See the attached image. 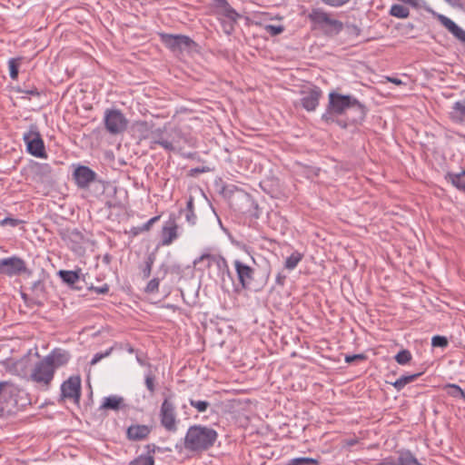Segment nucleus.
<instances>
[{"label": "nucleus", "mask_w": 465, "mask_h": 465, "mask_svg": "<svg viewBox=\"0 0 465 465\" xmlns=\"http://www.w3.org/2000/svg\"><path fill=\"white\" fill-rule=\"evenodd\" d=\"M328 104L322 120L326 124L336 123L342 128L350 124L361 123L367 114L366 106L353 95L331 92Z\"/></svg>", "instance_id": "obj_1"}, {"label": "nucleus", "mask_w": 465, "mask_h": 465, "mask_svg": "<svg viewBox=\"0 0 465 465\" xmlns=\"http://www.w3.org/2000/svg\"><path fill=\"white\" fill-rule=\"evenodd\" d=\"M31 403L28 393L10 381H0V418L16 414Z\"/></svg>", "instance_id": "obj_2"}, {"label": "nucleus", "mask_w": 465, "mask_h": 465, "mask_svg": "<svg viewBox=\"0 0 465 465\" xmlns=\"http://www.w3.org/2000/svg\"><path fill=\"white\" fill-rule=\"evenodd\" d=\"M217 437V431L211 427L193 425L185 433L183 447L192 452H202L213 447Z\"/></svg>", "instance_id": "obj_3"}, {"label": "nucleus", "mask_w": 465, "mask_h": 465, "mask_svg": "<svg viewBox=\"0 0 465 465\" xmlns=\"http://www.w3.org/2000/svg\"><path fill=\"white\" fill-rule=\"evenodd\" d=\"M150 148L159 145L167 152H180L185 144L192 146L191 141L182 133L181 130L173 128L170 130L157 128L150 133Z\"/></svg>", "instance_id": "obj_4"}, {"label": "nucleus", "mask_w": 465, "mask_h": 465, "mask_svg": "<svg viewBox=\"0 0 465 465\" xmlns=\"http://www.w3.org/2000/svg\"><path fill=\"white\" fill-rule=\"evenodd\" d=\"M55 356L56 349H54L50 354L44 358H41L38 354L29 381H32L39 388L47 389L54 378Z\"/></svg>", "instance_id": "obj_5"}, {"label": "nucleus", "mask_w": 465, "mask_h": 465, "mask_svg": "<svg viewBox=\"0 0 465 465\" xmlns=\"http://www.w3.org/2000/svg\"><path fill=\"white\" fill-rule=\"evenodd\" d=\"M38 351L36 348L30 349L19 359L8 358L1 361L5 371L12 375L18 376L29 381L30 375L37 360Z\"/></svg>", "instance_id": "obj_6"}, {"label": "nucleus", "mask_w": 465, "mask_h": 465, "mask_svg": "<svg viewBox=\"0 0 465 465\" xmlns=\"http://www.w3.org/2000/svg\"><path fill=\"white\" fill-rule=\"evenodd\" d=\"M159 419L161 426L168 432L175 433L178 430L179 420L177 419L176 407L170 394L163 401Z\"/></svg>", "instance_id": "obj_7"}, {"label": "nucleus", "mask_w": 465, "mask_h": 465, "mask_svg": "<svg viewBox=\"0 0 465 465\" xmlns=\"http://www.w3.org/2000/svg\"><path fill=\"white\" fill-rule=\"evenodd\" d=\"M162 44L173 53H182L196 47V43L184 35L159 34Z\"/></svg>", "instance_id": "obj_8"}, {"label": "nucleus", "mask_w": 465, "mask_h": 465, "mask_svg": "<svg viewBox=\"0 0 465 465\" xmlns=\"http://www.w3.org/2000/svg\"><path fill=\"white\" fill-rule=\"evenodd\" d=\"M233 267L236 272L238 283L236 285L239 287V292L241 290H252L255 287V270L243 262L241 260L233 261Z\"/></svg>", "instance_id": "obj_9"}, {"label": "nucleus", "mask_w": 465, "mask_h": 465, "mask_svg": "<svg viewBox=\"0 0 465 465\" xmlns=\"http://www.w3.org/2000/svg\"><path fill=\"white\" fill-rule=\"evenodd\" d=\"M104 123L106 131L114 135L124 133L128 125V120L119 109H107Z\"/></svg>", "instance_id": "obj_10"}, {"label": "nucleus", "mask_w": 465, "mask_h": 465, "mask_svg": "<svg viewBox=\"0 0 465 465\" xmlns=\"http://www.w3.org/2000/svg\"><path fill=\"white\" fill-rule=\"evenodd\" d=\"M26 262L20 257L14 255L0 260V274L8 277L20 276L23 274H31Z\"/></svg>", "instance_id": "obj_11"}, {"label": "nucleus", "mask_w": 465, "mask_h": 465, "mask_svg": "<svg viewBox=\"0 0 465 465\" xmlns=\"http://www.w3.org/2000/svg\"><path fill=\"white\" fill-rule=\"evenodd\" d=\"M61 396L64 399H70L74 403H79L81 397V379L80 376H71L60 385Z\"/></svg>", "instance_id": "obj_12"}, {"label": "nucleus", "mask_w": 465, "mask_h": 465, "mask_svg": "<svg viewBox=\"0 0 465 465\" xmlns=\"http://www.w3.org/2000/svg\"><path fill=\"white\" fill-rule=\"evenodd\" d=\"M60 279L71 290L82 291L84 289V278L81 268L73 271L60 270Z\"/></svg>", "instance_id": "obj_13"}, {"label": "nucleus", "mask_w": 465, "mask_h": 465, "mask_svg": "<svg viewBox=\"0 0 465 465\" xmlns=\"http://www.w3.org/2000/svg\"><path fill=\"white\" fill-rule=\"evenodd\" d=\"M24 141L30 154L42 157L45 155V145L40 134L34 131L24 134Z\"/></svg>", "instance_id": "obj_14"}, {"label": "nucleus", "mask_w": 465, "mask_h": 465, "mask_svg": "<svg viewBox=\"0 0 465 465\" xmlns=\"http://www.w3.org/2000/svg\"><path fill=\"white\" fill-rule=\"evenodd\" d=\"M322 91L318 86H313L302 92L301 104L308 112H313L319 105Z\"/></svg>", "instance_id": "obj_15"}, {"label": "nucleus", "mask_w": 465, "mask_h": 465, "mask_svg": "<svg viewBox=\"0 0 465 465\" xmlns=\"http://www.w3.org/2000/svg\"><path fill=\"white\" fill-rule=\"evenodd\" d=\"M153 430V426L144 424H132L126 429V439L130 441H142L146 440Z\"/></svg>", "instance_id": "obj_16"}, {"label": "nucleus", "mask_w": 465, "mask_h": 465, "mask_svg": "<svg viewBox=\"0 0 465 465\" xmlns=\"http://www.w3.org/2000/svg\"><path fill=\"white\" fill-rule=\"evenodd\" d=\"M96 178V173L87 166H78L74 172V179L81 188L87 187Z\"/></svg>", "instance_id": "obj_17"}, {"label": "nucleus", "mask_w": 465, "mask_h": 465, "mask_svg": "<svg viewBox=\"0 0 465 465\" xmlns=\"http://www.w3.org/2000/svg\"><path fill=\"white\" fill-rule=\"evenodd\" d=\"M436 17L455 38L465 44V30L444 15L437 14Z\"/></svg>", "instance_id": "obj_18"}, {"label": "nucleus", "mask_w": 465, "mask_h": 465, "mask_svg": "<svg viewBox=\"0 0 465 465\" xmlns=\"http://www.w3.org/2000/svg\"><path fill=\"white\" fill-rule=\"evenodd\" d=\"M179 226L174 221H170L163 226L161 243L163 246L171 245L179 237Z\"/></svg>", "instance_id": "obj_19"}, {"label": "nucleus", "mask_w": 465, "mask_h": 465, "mask_svg": "<svg viewBox=\"0 0 465 465\" xmlns=\"http://www.w3.org/2000/svg\"><path fill=\"white\" fill-rule=\"evenodd\" d=\"M222 254L205 250L198 258L193 261L194 265L203 264L204 268L212 270Z\"/></svg>", "instance_id": "obj_20"}, {"label": "nucleus", "mask_w": 465, "mask_h": 465, "mask_svg": "<svg viewBox=\"0 0 465 465\" xmlns=\"http://www.w3.org/2000/svg\"><path fill=\"white\" fill-rule=\"evenodd\" d=\"M125 407L126 404L124 403V399L119 395H110L108 397H104L101 404V409L112 410L115 411L121 409H124Z\"/></svg>", "instance_id": "obj_21"}, {"label": "nucleus", "mask_w": 465, "mask_h": 465, "mask_svg": "<svg viewBox=\"0 0 465 465\" xmlns=\"http://www.w3.org/2000/svg\"><path fill=\"white\" fill-rule=\"evenodd\" d=\"M221 282V287L223 291H229L230 287H232L235 292H239V287L236 285L234 278L229 269V265L221 272L218 276Z\"/></svg>", "instance_id": "obj_22"}, {"label": "nucleus", "mask_w": 465, "mask_h": 465, "mask_svg": "<svg viewBox=\"0 0 465 465\" xmlns=\"http://www.w3.org/2000/svg\"><path fill=\"white\" fill-rule=\"evenodd\" d=\"M445 179L448 183H450L456 189L465 193V174H462V172H449L446 173Z\"/></svg>", "instance_id": "obj_23"}, {"label": "nucleus", "mask_w": 465, "mask_h": 465, "mask_svg": "<svg viewBox=\"0 0 465 465\" xmlns=\"http://www.w3.org/2000/svg\"><path fill=\"white\" fill-rule=\"evenodd\" d=\"M330 15L322 8H313L309 14V19L315 25L323 27Z\"/></svg>", "instance_id": "obj_24"}, {"label": "nucleus", "mask_w": 465, "mask_h": 465, "mask_svg": "<svg viewBox=\"0 0 465 465\" xmlns=\"http://www.w3.org/2000/svg\"><path fill=\"white\" fill-rule=\"evenodd\" d=\"M450 117L456 123L465 122V99L453 104Z\"/></svg>", "instance_id": "obj_25"}, {"label": "nucleus", "mask_w": 465, "mask_h": 465, "mask_svg": "<svg viewBox=\"0 0 465 465\" xmlns=\"http://www.w3.org/2000/svg\"><path fill=\"white\" fill-rule=\"evenodd\" d=\"M194 200L190 196L186 203V208L183 211L185 213V221L189 225L194 226L197 223V215L194 212Z\"/></svg>", "instance_id": "obj_26"}, {"label": "nucleus", "mask_w": 465, "mask_h": 465, "mask_svg": "<svg viewBox=\"0 0 465 465\" xmlns=\"http://www.w3.org/2000/svg\"><path fill=\"white\" fill-rule=\"evenodd\" d=\"M421 373H413L409 375H402L399 379H397L395 381H390L389 383L391 384L394 389H396L398 391H401L407 384L416 381Z\"/></svg>", "instance_id": "obj_27"}, {"label": "nucleus", "mask_w": 465, "mask_h": 465, "mask_svg": "<svg viewBox=\"0 0 465 465\" xmlns=\"http://www.w3.org/2000/svg\"><path fill=\"white\" fill-rule=\"evenodd\" d=\"M399 465H423L411 450H402L399 452L397 457Z\"/></svg>", "instance_id": "obj_28"}, {"label": "nucleus", "mask_w": 465, "mask_h": 465, "mask_svg": "<svg viewBox=\"0 0 465 465\" xmlns=\"http://www.w3.org/2000/svg\"><path fill=\"white\" fill-rule=\"evenodd\" d=\"M303 254L298 251H293L290 256L285 259L284 267L289 271L294 270L302 260Z\"/></svg>", "instance_id": "obj_29"}, {"label": "nucleus", "mask_w": 465, "mask_h": 465, "mask_svg": "<svg viewBox=\"0 0 465 465\" xmlns=\"http://www.w3.org/2000/svg\"><path fill=\"white\" fill-rule=\"evenodd\" d=\"M389 14L393 17L405 19L409 17L410 10L402 5L394 4L391 6Z\"/></svg>", "instance_id": "obj_30"}, {"label": "nucleus", "mask_w": 465, "mask_h": 465, "mask_svg": "<svg viewBox=\"0 0 465 465\" xmlns=\"http://www.w3.org/2000/svg\"><path fill=\"white\" fill-rule=\"evenodd\" d=\"M159 219H160V216H154V217L151 218L150 220H148L143 224H142L141 226L132 227L130 230V232L134 236H137L138 234H140L142 232H148L151 230L153 223H155Z\"/></svg>", "instance_id": "obj_31"}, {"label": "nucleus", "mask_w": 465, "mask_h": 465, "mask_svg": "<svg viewBox=\"0 0 465 465\" xmlns=\"http://www.w3.org/2000/svg\"><path fill=\"white\" fill-rule=\"evenodd\" d=\"M324 26L328 27L326 30L327 33L334 34V35H338L344 28V25L341 21L331 18V16L328 18L327 22L324 24Z\"/></svg>", "instance_id": "obj_32"}, {"label": "nucleus", "mask_w": 465, "mask_h": 465, "mask_svg": "<svg viewBox=\"0 0 465 465\" xmlns=\"http://www.w3.org/2000/svg\"><path fill=\"white\" fill-rule=\"evenodd\" d=\"M21 61V57L11 58L8 61L9 75L13 80H15L18 77Z\"/></svg>", "instance_id": "obj_33"}, {"label": "nucleus", "mask_w": 465, "mask_h": 465, "mask_svg": "<svg viewBox=\"0 0 465 465\" xmlns=\"http://www.w3.org/2000/svg\"><path fill=\"white\" fill-rule=\"evenodd\" d=\"M444 389L450 396H451L453 398H457V399L465 400V392L462 391V389L459 385L453 384V383H449V384L445 385Z\"/></svg>", "instance_id": "obj_34"}, {"label": "nucleus", "mask_w": 465, "mask_h": 465, "mask_svg": "<svg viewBox=\"0 0 465 465\" xmlns=\"http://www.w3.org/2000/svg\"><path fill=\"white\" fill-rule=\"evenodd\" d=\"M135 130L140 134L141 139H150V126L147 122L140 121L137 122L134 125Z\"/></svg>", "instance_id": "obj_35"}, {"label": "nucleus", "mask_w": 465, "mask_h": 465, "mask_svg": "<svg viewBox=\"0 0 465 465\" xmlns=\"http://www.w3.org/2000/svg\"><path fill=\"white\" fill-rule=\"evenodd\" d=\"M319 461L316 459L308 457H299L289 460L287 465H318Z\"/></svg>", "instance_id": "obj_36"}, {"label": "nucleus", "mask_w": 465, "mask_h": 465, "mask_svg": "<svg viewBox=\"0 0 465 465\" xmlns=\"http://www.w3.org/2000/svg\"><path fill=\"white\" fill-rule=\"evenodd\" d=\"M128 465H154V457L141 454L131 460Z\"/></svg>", "instance_id": "obj_37"}, {"label": "nucleus", "mask_w": 465, "mask_h": 465, "mask_svg": "<svg viewBox=\"0 0 465 465\" xmlns=\"http://www.w3.org/2000/svg\"><path fill=\"white\" fill-rule=\"evenodd\" d=\"M394 359L400 365H406L411 361L412 356L410 351L401 350L395 355Z\"/></svg>", "instance_id": "obj_38"}, {"label": "nucleus", "mask_w": 465, "mask_h": 465, "mask_svg": "<svg viewBox=\"0 0 465 465\" xmlns=\"http://www.w3.org/2000/svg\"><path fill=\"white\" fill-rule=\"evenodd\" d=\"M153 262H154V256L150 254L146 258V260L144 262V266L142 269V273H143V278H148L151 275Z\"/></svg>", "instance_id": "obj_39"}, {"label": "nucleus", "mask_w": 465, "mask_h": 465, "mask_svg": "<svg viewBox=\"0 0 465 465\" xmlns=\"http://www.w3.org/2000/svg\"><path fill=\"white\" fill-rule=\"evenodd\" d=\"M189 402L191 406H193L198 411V412L206 411L208 407L210 406V403L207 401H196L190 399Z\"/></svg>", "instance_id": "obj_40"}, {"label": "nucleus", "mask_w": 465, "mask_h": 465, "mask_svg": "<svg viewBox=\"0 0 465 465\" xmlns=\"http://www.w3.org/2000/svg\"><path fill=\"white\" fill-rule=\"evenodd\" d=\"M24 223L23 220L15 219L13 217H5L3 220L0 221L1 226H10V227H16L20 224Z\"/></svg>", "instance_id": "obj_41"}, {"label": "nucleus", "mask_w": 465, "mask_h": 465, "mask_svg": "<svg viewBox=\"0 0 465 465\" xmlns=\"http://www.w3.org/2000/svg\"><path fill=\"white\" fill-rule=\"evenodd\" d=\"M431 345L433 347L445 348L448 346V339L445 336H433L431 339Z\"/></svg>", "instance_id": "obj_42"}, {"label": "nucleus", "mask_w": 465, "mask_h": 465, "mask_svg": "<svg viewBox=\"0 0 465 465\" xmlns=\"http://www.w3.org/2000/svg\"><path fill=\"white\" fill-rule=\"evenodd\" d=\"M114 348L111 347L109 348L108 350H106L104 352H97L94 355L93 359L91 360L90 363L91 365H95L96 363H98L102 359L104 358H106L108 357L112 351H113Z\"/></svg>", "instance_id": "obj_43"}, {"label": "nucleus", "mask_w": 465, "mask_h": 465, "mask_svg": "<svg viewBox=\"0 0 465 465\" xmlns=\"http://www.w3.org/2000/svg\"><path fill=\"white\" fill-rule=\"evenodd\" d=\"M160 280L158 278L152 279L145 287L147 293H154L158 292Z\"/></svg>", "instance_id": "obj_44"}, {"label": "nucleus", "mask_w": 465, "mask_h": 465, "mask_svg": "<svg viewBox=\"0 0 465 465\" xmlns=\"http://www.w3.org/2000/svg\"><path fill=\"white\" fill-rule=\"evenodd\" d=\"M264 28L272 36L278 35L284 31V27L282 25H267Z\"/></svg>", "instance_id": "obj_45"}, {"label": "nucleus", "mask_w": 465, "mask_h": 465, "mask_svg": "<svg viewBox=\"0 0 465 465\" xmlns=\"http://www.w3.org/2000/svg\"><path fill=\"white\" fill-rule=\"evenodd\" d=\"M154 381L155 378L151 371L145 374V386L151 393H153L155 391Z\"/></svg>", "instance_id": "obj_46"}, {"label": "nucleus", "mask_w": 465, "mask_h": 465, "mask_svg": "<svg viewBox=\"0 0 465 465\" xmlns=\"http://www.w3.org/2000/svg\"><path fill=\"white\" fill-rule=\"evenodd\" d=\"M227 266H228L227 261L225 260V258L223 255H221L213 268L215 270L216 274L218 275Z\"/></svg>", "instance_id": "obj_47"}, {"label": "nucleus", "mask_w": 465, "mask_h": 465, "mask_svg": "<svg viewBox=\"0 0 465 465\" xmlns=\"http://www.w3.org/2000/svg\"><path fill=\"white\" fill-rule=\"evenodd\" d=\"M326 5L331 7H341L347 5L351 0H321Z\"/></svg>", "instance_id": "obj_48"}, {"label": "nucleus", "mask_w": 465, "mask_h": 465, "mask_svg": "<svg viewBox=\"0 0 465 465\" xmlns=\"http://www.w3.org/2000/svg\"><path fill=\"white\" fill-rule=\"evenodd\" d=\"M345 28H346L347 34L350 36L357 37L361 34V29L357 25H355L353 24H347L345 25Z\"/></svg>", "instance_id": "obj_49"}, {"label": "nucleus", "mask_w": 465, "mask_h": 465, "mask_svg": "<svg viewBox=\"0 0 465 465\" xmlns=\"http://www.w3.org/2000/svg\"><path fill=\"white\" fill-rule=\"evenodd\" d=\"M376 465H399V461L397 458L390 456L382 459Z\"/></svg>", "instance_id": "obj_50"}, {"label": "nucleus", "mask_w": 465, "mask_h": 465, "mask_svg": "<svg viewBox=\"0 0 465 465\" xmlns=\"http://www.w3.org/2000/svg\"><path fill=\"white\" fill-rule=\"evenodd\" d=\"M366 356L364 354H352V355H346L345 356V361L347 363H351L355 361H362L365 360Z\"/></svg>", "instance_id": "obj_51"}, {"label": "nucleus", "mask_w": 465, "mask_h": 465, "mask_svg": "<svg viewBox=\"0 0 465 465\" xmlns=\"http://www.w3.org/2000/svg\"><path fill=\"white\" fill-rule=\"evenodd\" d=\"M146 453V456L154 457V454L156 452V450H158V447L154 443L147 444L144 447Z\"/></svg>", "instance_id": "obj_52"}, {"label": "nucleus", "mask_w": 465, "mask_h": 465, "mask_svg": "<svg viewBox=\"0 0 465 465\" xmlns=\"http://www.w3.org/2000/svg\"><path fill=\"white\" fill-rule=\"evenodd\" d=\"M444 1L453 7H457L460 9H464V7H465L464 0H444Z\"/></svg>", "instance_id": "obj_53"}, {"label": "nucleus", "mask_w": 465, "mask_h": 465, "mask_svg": "<svg viewBox=\"0 0 465 465\" xmlns=\"http://www.w3.org/2000/svg\"><path fill=\"white\" fill-rule=\"evenodd\" d=\"M92 290H94L98 294H105L109 292V287L107 284H104L103 286L99 287H92Z\"/></svg>", "instance_id": "obj_54"}, {"label": "nucleus", "mask_w": 465, "mask_h": 465, "mask_svg": "<svg viewBox=\"0 0 465 465\" xmlns=\"http://www.w3.org/2000/svg\"><path fill=\"white\" fill-rule=\"evenodd\" d=\"M18 92L25 94H29V95H36V96L39 95V92L37 91L36 88H32V89H21V88H19Z\"/></svg>", "instance_id": "obj_55"}, {"label": "nucleus", "mask_w": 465, "mask_h": 465, "mask_svg": "<svg viewBox=\"0 0 465 465\" xmlns=\"http://www.w3.org/2000/svg\"><path fill=\"white\" fill-rule=\"evenodd\" d=\"M70 359V354L67 351H60V365L65 364Z\"/></svg>", "instance_id": "obj_56"}, {"label": "nucleus", "mask_w": 465, "mask_h": 465, "mask_svg": "<svg viewBox=\"0 0 465 465\" xmlns=\"http://www.w3.org/2000/svg\"><path fill=\"white\" fill-rule=\"evenodd\" d=\"M285 280H286V275L282 274V272H279L276 275V278H275L276 284H278L280 286H283L285 283Z\"/></svg>", "instance_id": "obj_57"}, {"label": "nucleus", "mask_w": 465, "mask_h": 465, "mask_svg": "<svg viewBox=\"0 0 465 465\" xmlns=\"http://www.w3.org/2000/svg\"><path fill=\"white\" fill-rule=\"evenodd\" d=\"M40 170L43 174H47L51 173V168L48 164L42 165L40 167Z\"/></svg>", "instance_id": "obj_58"}, {"label": "nucleus", "mask_w": 465, "mask_h": 465, "mask_svg": "<svg viewBox=\"0 0 465 465\" xmlns=\"http://www.w3.org/2000/svg\"><path fill=\"white\" fill-rule=\"evenodd\" d=\"M136 361L141 366H145L146 362L140 353H136Z\"/></svg>", "instance_id": "obj_59"}, {"label": "nucleus", "mask_w": 465, "mask_h": 465, "mask_svg": "<svg viewBox=\"0 0 465 465\" xmlns=\"http://www.w3.org/2000/svg\"><path fill=\"white\" fill-rule=\"evenodd\" d=\"M390 81H391V82H392V83H394V84H401V80H399V79H390Z\"/></svg>", "instance_id": "obj_60"}, {"label": "nucleus", "mask_w": 465, "mask_h": 465, "mask_svg": "<svg viewBox=\"0 0 465 465\" xmlns=\"http://www.w3.org/2000/svg\"><path fill=\"white\" fill-rule=\"evenodd\" d=\"M127 351H128L129 353H134L135 351H134V349L132 346H129V347L127 348Z\"/></svg>", "instance_id": "obj_61"}, {"label": "nucleus", "mask_w": 465, "mask_h": 465, "mask_svg": "<svg viewBox=\"0 0 465 465\" xmlns=\"http://www.w3.org/2000/svg\"><path fill=\"white\" fill-rule=\"evenodd\" d=\"M192 172H194V173H203V169H199V168H195V169H193Z\"/></svg>", "instance_id": "obj_62"}, {"label": "nucleus", "mask_w": 465, "mask_h": 465, "mask_svg": "<svg viewBox=\"0 0 465 465\" xmlns=\"http://www.w3.org/2000/svg\"><path fill=\"white\" fill-rule=\"evenodd\" d=\"M269 274H270L269 272L266 274L265 280H267V279L269 278ZM264 282H266V281H264ZM264 283H265V282H263V283L262 284V286Z\"/></svg>", "instance_id": "obj_63"}, {"label": "nucleus", "mask_w": 465, "mask_h": 465, "mask_svg": "<svg viewBox=\"0 0 465 465\" xmlns=\"http://www.w3.org/2000/svg\"><path fill=\"white\" fill-rule=\"evenodd\" d=\"M462 172V174H465V169L461 171Z\"/></svg>", "instance_id": "obj_64"}]
</instances>
